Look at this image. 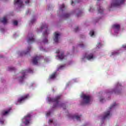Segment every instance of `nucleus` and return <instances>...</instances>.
<instances>
[{
  "label": "nucleus",
  "mask_w": 126,
  "mask_h": 126,
  "mask_svg": "<svg viewBox=\"0 0 126 126\" xmlns=\"http://www.w3.org/2000/svg\"><path fill=\"white\" fill-rule=\"evenodd\" d=\"M36 21V20L35 19H33L31 21V23L32 24L33 23H34V22H35V21Z\"/></svg>",
  "instance_id": "nucleus-33"
},
{
  "label": "nucleus",
  "mask_w": 126,
  "mask_h": 126,
  "mask_svg": "<svg viewBox=\"0 0 126 126\" xmlns=\"http://www.w3.org/2000/svg\"><path fill=\"white\" fill-rule=\"evenodd\" d=\"M41 59V56H36L33 58L32 60V63L33 64H37L38 61H39Z\"/></svg>",
  "instance_id": "nucleus-11"
},
{
  "label": "nucleus",
  "mask_w": 126,
  "mask_h": 126,
  "mask_svg": "<svg viewBox=\"0 0 126 126\" xmlns=\"http://www.w3.org/2000/svg\"><path fill=\"white\" fill-rule=\"evenodd\" d=\"M50 115H51V112L49 111V112L47 113L46 116H47V117H48Z\"/></svg>",
  "instance_id": "nucleus-37"
},
{
  "label": "nucleus",
  "mask_w": 126,
  "mask_h": 126,
  "mask_svg": "<svg viewBox=\"0 0 126 126\" xmlns=\"http://www.w3.org/2000/svg\"><path fill=\"white\" fill-rule=\"evenodd\" d=\"M112 28L117 29V30H119L121 28V26L118 24H115L112 26Z\"/></svg>",
  "instance_id": "nucleus-17"
},
{
  "label": "nucleus",
  "mask_w": 126,
  "mask_h": 126,
  "mask_svg": "<svg viewBox=\"0 0 126 126\" xmlns=\"http://www.w3.org/2000/svg\"><path fill=\"white\" fill-rule=\"evenodd\" d=\"M122 48H123V49H125V50H126V44L123 45L122 46Z\"/></svg>",
  "instance_id": "nucleus-38"
},
{
  "label": "nucleus",
  "mask_w": 126,
  "mask_h": 126,
  "mask_svg": "<svg viewBox=\"0 0 126 126\" xmlns=\"http://www.w3.org/2000/svg\"><path fill=\"white\" fill-rule=\"evenodd\" d=\"M80 118H81V115L78 116L77 115H74L72 116V119H73V120L76 119L77 121H80Z\"/></svg>",
  "instance_id": "nucleus-15"
},
{
  "label": "nucleus",
  "mask_w": 126,
  "mask_h": 126,
  "mask_svg": "<svg viewBox=\"0 0 126 126\" xmlns=\"http://www.w3.org/2000/svg\"><path fill=\"white\" fill-rule=\"evenodd\" d=\"M23 120V121H25L24 122L25 125H26V126H28V125H29L30 121H31V114H28Z\"/></svg>",
  "instance_id": "nucleus-6"
},
{
  "label": "nucleus",
  "mask_w": 126,
  "mask_h": 126,
  "mask_svg": "<svg viewBox=\"0 0 126 126\" xmlns=\"http://www.w3.org/2000/svg\"><path fill=\"white\" fill-rule=\"evenodd\" d=\"M98 1L100 0H97Z\"/></svg>",
  "instance_id": "nucleus-46"
},
{
  "label": "nucleus",
  "mask_w": 126,
  "mask_h": 126,
  "mask_svg": "<svg viewBox=\"0 0 126 126\" xmlns=\"http://www.w3.org/2000/svg\"><path fill=\"white\" fill-rule=\"evenodd\" d=\"M13 24H14V25H18V22H17V21H14V22H13Z\"/></svg>",
  "instance_id": "nucleus-32"
},
{
  "label": "nucleus",
  "mask_w": 126,
  "mask_h": 126,
  "mask_svg": "<svg viewBox=\"0 0 126 126\" xmlns=\"http://www.w3.org/2000/svg\"><path fill=\"white\" fill-rule=\"evenodd\" d=\"M57 54H59L60 53V50H58L57 52H56Z\"/></svg>",
  "instance_id": "nucleus-42"
},
{
  "label": "nucleus",
  "mask_w": 126,
  "mask_h": 126,
  "mask_svg": "<svg viewBox=\"0 0 126 126\" xmlns=\"http://www.w3.org/2000/svg\"><path fill=\"white\" fill-rule=\"evenodd\" d=\"M60 36V34L58 33V32H55L54 33V41L55 43H58L59 42V37Z\"/></svg>",
  "instance_id": "nucleus-13"
},
{
  "label": "nucleus",
  "mask_w": 126,
  "mask_h": 126,
  "mask_svg": "<svg viewBox=\"0 0 126 126\" xmlns=\"http://www.w3.org/2000/svg\"><path fill=\"white\" fill-rule=\"evenodd\" d=\"M116 105H117L116 104V103H114L112 105H111L110 107V110H112V109H113V108H114V107H115V106H116Z\"/></svg>",
  "instance_id": "nucleus-29"
},
{
  "label": "nucleus",
  "mask_w": 126,
  "mask_h": 126,
  "mask_svg": "<svg viewBox=\"0 0 126 126\" xmlns=\"http://www.w3.org/2000/svg\"><path fill=\"white\" fill-rule=\"evenodd\" d=\"M21 72L23 75V76L20 77L19 78V80L20 82H22V81H23V80L24 79V77H25V73L27 72H29L30 73H33V70H32V69H28V70H23Z\"/></svg>",
  "instance_id": "nucleus-4"
},
{
  "label": "nucleus",
  "mask_w": 126,
  "mask_h": 126,
  "mask_svg": "<svg viewBox=\"0 0 126 126\" xmlns=\"http://www.w3.org/2000/svg\"><path fill=\"white\" fill-rule=\"evenodd\" d=\"M29 2H30V0H27V1H25V3H26L27 4L29 3Z\"/></svg>",
  "instance_id": "nucleus-39"
},
{
  "label": "nucleus",
  "mask_w": 126,
  "mask_h": 126,
  "mask_svg": "<svg viewBox=\"0 0 126 126\" xmlns=\"http://www.w3.org/2000/svg\"><path fill=\"white\" fill-rule=\"evenodd\" d=\"M49 123H53V120H51V119L49 120Z\"/></svg>",
  "instance_id": "nucleus-40"
},
{
  "label": "nucleus",
  "mask_w": 126,
  "mask_h": 126,
  "mask_svg": "<svg viewBox=\"0 0 126 126\" xmlns=\"http://www.w3.org/2000/svg\"><path fill=\"white\" fill-rule=\"evenodd\" d=\"M119 55V53L117 52L116 51L111 52V54L110 55V57H113V56H117Z\"/></svg>",
  "instance_id": "nucleus-22"
},
{
  "label": "nucleus",
  "mask_w": 126,
  "mask_h": 126,
  "mask_svg": "<svg viewBox=\"0 0 126 126\" xmlns=\"http://www.w3.org/2000/svg\"><path fill=\"white\" fill-rule=\"evenodd\" d=\"M14 4H18L21 7L23 5V1L21 0H14Z\"/></svg>",
  "instance_id": "nucleus-12"
},
{
  "label": "nucleus",
  "mask_w": 126,
  "mask_h": 126,
  "mask_svg": "<svg viewBox=\"0 0 126 126\" xmlns=\"http://www.w3.org/2000/svg\"><path fill=\"white\" fill-rule=\"evenodd\" d=\"M104 11V9H103V8H102V6H99V8L98 9V12L99 13H102Z\"/></svg>",
  "instance_id": "nucleus-21"
},
{
  "label": "nucleus",
  "mask_w": 126,
  "mask_h": 126,
  "mask_svg": "<svg viewBox=\"0 0 126 126\" xmlns=\"http://www.w3.org/2000/svg\"><path fill=\"white\" fill-rule=\"evenodd\" d=\"M34 42H35V38H34V35H33V34L32 33L29 34L28 43H29V44H30L31 43H34Z\"/></svg>",
  "instance_id": "nucleus-8"
},
{
  "label": "nucleus",
  "mask_w": 126,
  "mask_h": 126,
  "mask_svg": "<svg viewBox=\"0 0 126 126\" xmlns=\"http://www.w3.org/2000/svg\"><path fill=\"white\" fill-rule=\"evenodd\" d=\"M78 30H79V29L78 28V27H77L74 29L75 32H77L78 31Z\"/></svg>",
  "instance_id": "nucleus-35"
},
{
  "label": "nucleus",
  "mask_w": 126,
  "mask_h": 126,
  "mask_svg": "<svg viewBox=\"0 0 126 126\" xmlns=\"http://www.w3.org/2000/svg\"><path fill=\"white\" fill-rule=\"evenodd\" d=\"M30 50H31V46L28 47L27 52H24V51L21 52L19 54L20 56H25V55H28V54H29V53H30Z\"/></svg>",
  "instance_id": "nucleus-10"
},
{
  "label": "nucleus",
  "mask_w": 126,
  "mask_h": 126,
  "mask_svg": "<svg viewBox=\"0 0 126 126\" xmlns=\"http://www.w3.org/2000/svg\"><path fill=\"white\" fill-rule=\"evenodd\" d=\"M80 1V0H75L74 1H71V5H74V4H76V3H79V2Z\"/></svg>",
  "instance_id": "nucleus-20"
},
{
  "label": "nucleus",
  "mask_w": 126,
  "mask_h": 126,
  "mask_svg": "<svg viewBox=\"0 0 126 126\" xmlns=\"http://www.w3.org/2000/svg\"><path fill=\"white\" fill-rule=\"evenodd\" d=\"M103 100H104V98H101L100 99V101L102 102Z\"/></svg>",
  "instance_id": "nucleus-41"
},
{
  "label": "nucleus",
  "mask_w": 126,
  "mask_h": 126,
  "mask_svg": "<svg viewBox=\"0 0 126 126\" xmlns=\"http://www.w3.org/2000/svg\"><path fill=\"white\" fill-rule=\"evenodd\" d=\"M94 31H90V35L91 37H92L93 36H94Z\"/></svg>",
  "instance_id": "nucleus-26"
},
{
  "label": "nucleus",
  "mask_w": 126,
  "mask_h": 126,
  "mask_svg": "<svg viewBox=\"0 0 126 126\" xmlns=\"http://www.w3.org/2000/svg\"><path fill=\"white\" fill-rule=\"evenodd\" d=\"M110 111H107L106 112L104 113V116L102 117V120H105L107 119V118H109L110 117Z\"/></svg>",
  "instance_id": "nucleus-14"
},
{
  "label": "nucleus",
  "mask_w": 126,
  "mask_h": 126,
  "mask_svg": "<svg viewBox=\"0 0 126 126\" xmlns=\"http://www.w3.org/2000/svg\"><path fill=\"white\" fill-rule=\"evenodd\" d=\"M57 75V72H54L53 73L51 76H50V78L53 79L55 78L56 77V75Z\"/></svg>",
  "instance_id": "nucleus-23"
},
{
  "label": "nucleus",
  "mask_w": 126,
  "mask_h": 126,
  "mask_svg": "<svg viewBox=\"0 0 126 126\" xmlns=\"http://www.w3.org/2000/svg\"><path fill=\"white\" fill-rule=\"evenodd\" d=\"M64 67V65H61L59 66V67L58 68V70H60L62 69Z\"/></svg>",
  "instance_id": "nucleus-30"
},
{
  "label": "nucleus",
  "mask_w": 126,
  "mask_h": 126,
  "mask_svg": "<svg viewBox=\"0 0 126 126\" xmlns=\"http://www.w3.org/2000/svg\"><path fill=\"white\" fill-rule=\"evenodd\" d=\"M63 9H64V4H63L60 6V10L63 11Z\"/></svg>",
  "instance_id": "nucleus-24"
},
{
  "label": "nucleus",
  "mask_w": 126,
  "mask_h": 126,
  "mask_svg": "<svg viewBox=\"0 0 126 126\" xmlns=\"http://www.w3.org/2000/svg\"><path fill=\"white\" fill-rule=\"evenodd\" d=\"M40 30L42 31V30H45V32L43 33V36L45 38L43 42L44 43V44H47L48 43V39L47 38V36L49 34V33L48 32V26L46 24L43 25L42 26H41L40 28Z\"/></svg>",
  "instance_id": "nucleus-2"
},
{
  "label": "nucleus",
  "mask_w": 126,
  "mask_h": 126,
  "mask_svg": "<svg viewBox=\"0 0 126 126\" xmlns=\"http://www.w3.org/2000/svg\"><path fill=\"white\" fill-rule=\"evenodd\" d=\"M58 57L61 61H63L65 58V56H63V53H62L61 55L58 56Z\"/></svg>",
  "instance_id": "nucleus-19"
},
{
  "label": "nucleus",
  "mask_w": 126,
  "mask_h": 126,
  "mask_svg": "<svg viewBox=\"0 0 126 126\" xmlns=\"http://www.w3.org/2000/svg\"><path fill=\"white\" fill-rule=\"evenodd\" d=\"M81 14H82V11L79 12V13L78 14H77V17H79V16H80V15H81Z\"/></svg>",
  "instance_id": "nucleus-31"
},
{
  "label": "nucleus",
  "mask_w": 126,
  "mask_h": 126,
  "mask_svg": "<svg viewBox=\"0 0 126 126\" xmlns=\"http://www.w3.org/2000/svg\"><path fill=\"white\" fill-rule=\"evenodd\" d=\"M61 95H58L55 98H48V101L49 102H53L55 103L53 105V108H56V107H63V109H65V104L64 103L59 104V100L61 99Z\"/></svg>",
  "instance_id": "nucleus-1"
},
{
  "label": "nucleus",
  "mask_w": 126,
  "mask_h": 126,
  "mask_svg": "<svg viewBox=\"0 0 126 126\" xmlns=\"http://www.w3.org/2000/svg\"><path fill=\"white\" fill-rule=\"evenodd\" d=\"M84 35H83V37H81V38H84Z\"/></svg>",
  "instance_id": "nucleus-45"
},
{
  "label": "nucleus",
  "mask_w": 126,
  "mask_h": 126,
  "mask_svg": "<svg viewBox=\"0 0 126 126\" xmlns=\"http://www.w3.org/2000/svg\"><path fill=\"white\" fill-rule=\"evenodd\" d=\"M85 58L87 59V60H88V61H90V60H93V59H94V55L93 53L86 54Z\"/></svg>",
  "instance_id": "nucleus-9"
},
{
  "label": "nucleus",
  "mask_w": 126,
  "mask_h": 126,
  "mask_svg": "<svg viewBox=\"0 0 126 126\" xmlns=\"http://www.w3.org/2000/svg\"><path fill=\"white\" fill-rule=\"evenodd\" d=\"M10 112V109H9L7 111L2 110L1 111V115L2 116H6Z\"/></svg>",
  "instance_id": "nucleus-16"
},
{
  "label": "nucleus",
  "mask_w": 126,
  "mask_h": 126,
  "mask_svg": "<svg viewBox=\"0 0 126 126\" xmlns=\"http://www.w3.org/2000/svg\"><path fill=\"white\" fill-rule=\"evenodd\" d=\"M113 92H114L115 94H120V93H121V91L116 90H113Z\"/></svg>",
  "instance_id": "nucleus-25"
},
{
  "label": "nucleus",
  "mask_w": 126,
  "mask_h": 126,
  "mask_svg": "<svg viewBox=\"0 0 126 126\" xmlns=\"http://www.w3.org/2000/svg\"><path fill=\"white\" fill-rule=\"evenodd\" d=\"M91 9H92V8H90V9L89 10V11H91Z\"/></svg>",
  "instance_id": "nucleus-43"
},
{
  "label": "nucleus",
  "mask_w": 126,
  "mask_h": 126,
  "mask_svg": "<svg viewBox=\"0 0 126 126\" xmlns=\"http://www.w3.org/2000/svg\"><path fill=\"white\" fill-rule=\"evenodd\" d=\"M81 97L83 99L84 104H89V103H90V99H91V96L83 94Z\"/></svg>",
  "instance_id": "nucleus-5"
},
{
  "label": "nucleus",
  "mask_w": 126,
  "mask_h": 126,
  "mask_svg": "<svg viewBox=\"0 0 126 126\" xmlns=\"http://www.w3.org/2000/svg\"><path fill=\"white\" fill-rule=\"evenodd\" d=\"M1 22L3 23V24H6V23H7V19H6V17H4L2 20L1 21Z\"/></svg>",
  "instance_id": "nucleus-18"
},
{
  "label": "nucleus",
  "mask_w": 126,
  "mask_h": 126,
  "mask_svg": "<svg viewBox=\"0 0 126 126\" xmlns=\"http://www.w3.org/2000/svg\"><path fill=\"white\" fill-rule=\"evenodd\" d=\"M98 45H101V43H100V42H99V43H98Z\"/></svg>",
  "instance_id": "nucleus-44"
},
{
  "label": "nucleus",
  "mask_w": 126,
  "mask_h": 126,
  "mask_svg": "<svg viewBox=\"0 0 126 126\" xmlns=\"http://www.w3.org/2000/svg\"><path fill=\"white\" fill-rule=\"evenodd\" d=\"M0 124H2V125H3V124L4 123V121H3V119H0Z\"/></svg>",
  "instance_id": "nucleus-34"
},
{
  "label": "nucleus",
  "mask_w": 126,
  "mask_h": 126,
  "mask_svg": "<svg viewBox=\"0 0 126 126\" xmlns=\"http://www.w3.org/2000/svg\"><path fill=\"white\" fill-rule=\"evenodd\" d=\"M125 0H112L110 8H111V7H117L120 6V5H122V4L125 2Z\"/></svg>",
  "instance_id": "nucleus-3"
},
{
  "label": "nucleus",
  "mask_w": 126,
  "mask_h": 126,
  "mask_svg": "<svg viewBox=\"0 0 126 126\" xmlns=\"http://www.w3.org/2000/svg\"><path fill=\"white\" fill-rule=\"evenodd\" d=\"M69 16H70V14H65L64 15V17H65V18H68Z\"/></svg>",
  "instance_id": "nucleus-28"
},
{
  "label": "nucleus",
  "mask_w": 126,
  "mask_h": 126,
  "mask_svg": "<svg viewBox=\"0 0 126 126\" xmlns=\"http://www.w3.org/2000/svg\"><path fill=\"white\" fill-rule=\"evenodd\" d=\"M28 98H29V94H25L18 99V103H22V102L25 101Z\"/></svg>",
  "instance_id": "nucleus-7"
},
{
  "label": "nucleus",
  "mask_w": 126,
  "mask_h": 126,
  "mask_svg": "<svg viewBox=\"0 0 126 126\" xmlns=\"http://www.w3.org/2000/svg\"><path fill=\"white\" fill-rule=\"evenodd\" d=\"M79 46L81 48H84V45L83 44H79Z\"/></svg>",
  "instance_id": "nucleus-36"
},
{
  "label": "nucleus",
  "mask_w": 126,
  "mask_h": 126,
  "mask_svg": "<svg viewBox=\"0 0 126 126\" xmlns=\"http://www.w3.org/2000/svg\"><path fill=\"white\" fill-rule=\"evenodd\" d=\"M8 70H15V68L14 67H9Z\"/></svg>",
  "instance_id": "nucleus-27"
}]
</instances>
